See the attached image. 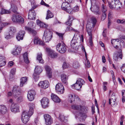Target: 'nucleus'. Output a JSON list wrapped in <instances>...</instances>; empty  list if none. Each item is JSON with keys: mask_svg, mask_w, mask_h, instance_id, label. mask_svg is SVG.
I'll list each match as a JSON object with an SVG mask.
<instances>
[{"mask_svg": "<svg viewBox=\"0 0 125 125\" xmlns=\"http://www.w3.org/2000/svg\"><path fill=\"white\" fill-rule=\"evenodd\" d=\"M30 109L28 112L27 111H23L22 113L21 119L22 122L24 124H26L29 120V119L33 113V109L35 105L33 103L29 104Z\"/></svg>", "mask_w": 125, "mask_h": 125, "instance_id": "1", "label": "nucleus"}, {"mask_svg": "<svg viewBox=\"0 0 125 125\" xmlns=\"http://www.w3.org/2000/svg\"><path fill=\"white\" fill-rule=\"evenodd\" d=\"M72 107L73 109L75 110L80 109L81 111L79 114V116L85 118L86 117V114L84 113V112H85L87 110V108L86 107L84 106L74 104L72 106Z\"/></svg>", "mask_w": 125, "mask_h": 125, "instance_id": "2", "label": "nucleus"}, {"mask_svg": "<svg viewBox=\"0 0 125 125\" xmlns=\"http://www.w3.org/2000/svg\"><path fill=\"white\" fill-rule=\"evenodd\" d=\"M57 50L60 53H65L67 50L65 45L64 43H58L56 47Z\"/></svg>", "mask_w": 125, "mask_h": 125, "instance_id": "3", "label": "nucleus"}, {"mask_svg": "<svg viewBox=\"0 0 125 125\" xmlns=\"http://www.w3.org/2000/svg\"><path fill=\"white\" fill-rule=\"evenodd\" d=\"M61 8L63 10L69 13H73L72 9L70 5L66 2H63L62 4Z\"/></svg>", "mask_w": 125, "mask_h": 125, "instance_id": "4", "label": "nucleus"}, {"mask_svg": "<svg viewBox=\"0 0 125 125\" xmlns=\"http://www.w3.org/2000/svg\"><path fill=\"white\" fill-rule=\"evenodd\" d=\"M12 19L13 22L22 23L24 22L23 19L20 15L13 14L12 16Z\"/></svg>", "mask_w": 125, "mask_h": 125, "instance_id": "5", "label": "nucleus"}, {"mask_svg": "<svg viewBox=\"0 0 125 125\" xmlns=\"http://www.w3.org/2000/svg\"><path fill=\"white\" fill-rule=\"evenodd\" d=\"M12 91L13 96L15 98L17 97L21 93L20 87L17 85L13 87Z\"/></svg>", "mask_w": 125, "mask_h": 125, "instance_id": "6", "label": "nucleus"}, {"mask_svg": "<svg viewBox=\"0 0 125 125\" xmlns=\"http://www.w3.org/2000/svg\"><path fill=\"white\" fill-rule=\"evenodd\" d=\"M55 89L57 92L59 94H63L64 91V86L61 83H58L56 85Z\"/></svg>", "mask_w": 125, "mask_h": 125, "instance_id": "7", "label": "nucleus"}, {"mask_svg": "<svg viewBox=\"0 0 125 125\" xmlns=\"http://www.w3.org/2000/svg\"><path fill=\"white\" fill-rule=\"evenodd\" d=\"M46 50L48 53L49 55L52 58H55L58 57V54L54 50H52L48 48H46Z\"/></svg>", "mask_w": 125, "mask_h": 125, "instance_id": "8", "label": "nucleus"}, {"mask_svg": "<svg viewBox=\"0 0 125 125\" xmlns=\"http://www.w3.org/2000/svg\"><path fill=\"white\" fill-rule=\"evenodd\" d=\"M35 94V92L34 90H31L29 91L27 95V97L29 100L30 101L33 100Z\"/></svg>", "mask_w": 125, "mask_h": 125, "instance_id": "9", "label": "nucleus"}, {"mask_svg": "<svg viewBox=\"0 0 125 125\" xmlns=\"http://www.w3.org/2000/svg\"><path fill=\"white\" fill-rule=\"evenodd\" d=\"M46 124L47 125H50L52 123V119L50 116L46 114L44 115Z\"/></svg>", "mask_w": 125, "mask_h": 125, "instance_id": "10", "label": "nucleus"}, {"mask_svg": "<svg viewBox=\"0 0 125 125\" xmlns=\"http://www.w3.org/2000/svg\"><path fill=\"white\" fill-rule=\"evenodd\" d=\"M49 102L48 99L46 97H43L41 101V103L42 107L45 108L48 106Z\"/></svg>", "mask_w": 125, "mask_h": 125, "instance_id": "11", "label": "nucleus"}, {"mask_svg": "<svg viewBox=\"0 0 125 125\" xmlns=\"http://www.w3.org/2000/svg\"><path fill=\"white\" fill-rule=\"evenodd\" d=\"M91 10L96 15H99L100 14V12L99 10V7L96 5L94 6L92 5L90 8Z\"/></svg>", "mask_w": 125, "mask_h": 125, "instance_id": "12", "label": "nucleus"}, {"mask_svg": "<svg viewBox=\"0 0 125 125\" xmlns=\"http://www.w3.org/2000/svg\"><path fill=\"white\" fill-rule=\"evenodd\" d=\"M38 85L40 87L44 89L47 88L49 86V82L47 81L40 82Z\"/></svg>", "mask_w": 125, "mask_h": 125, "instance_id": "13", "label": "nucleus"}, {"mask_svg": "<svg viewBox=\"0 0 125 125\" xmlns=\"http://www.w3.org/2000/svg\"><path fill=\"white\" fill-rule=\"evenodd\" d=\"M78 45L77 41L73 39L71 41V46L72 48L77 50L78 49Z\"/></svg>", "mask_w": 125, "mask_h": 125, "instance_id": "14", "label": "nucleus"}, {"mask_svg": "<svg viewBox=\"0 0 125 125\" xmlns=\"http://www.w3.org/2000/svg\"><path fill=\"white\" fill-rule=\"evenodd\" d=\"M25 33V32L24 31H20L16 37L18 41L20 40H22L23 38V36Z\"/></svg>", "mask_w": 125, "mask_h": 125, "instance_id": "15", "label": "nucleus"}, {"mask_svg": "<svg viewBox=\"0 0 125 125\" xmlns=\"http://www.w3.org/2000/svg\"><path fill=\"white\" fill-rule=\"evenodd\" d=\"M7 109L5 105H0V114L4 115L7 112Z\"/></svg>", "mask_w": 125, "mask_h": 125, "instance_id": "16", "label": "nucleus"}, {"mask_svg": "<svg viewBox=\"0 0 125 125\" xmlns=\"http://www.w3.org/2000/svg\"><path fill=\"white\" fill-rule=\"evenodd\" d=\"M36 23L37 25L42 28L46 29L48 26V25L42 22L39 20H37Z\"/></svg>", "mask_w": 125, "mask_h": 125, "instance_id": "17", "label": "nucleus"}, {"mask_svg": "<svg viewBox=\"0 0 125 125\" xmlns=\"http://www.w3.org/2000/svg\"><path fill=\"white\" fill-rule=\"evenodd\" d=\"M51 96L52 99L55 102L57 103L60 102L61 100L60 98L56 94H52Z\"/></svg>", "mask_w": 125, "mask_h": 125, "instance_id": "18", "label": "nucleus"}, {"mask_svg": "<svg viewBox=\"0 0 125 125\" xmlns=\"http://www.w3.org/2000/svg\"><path fill=\"white\" fill-rule=\"evenodd\" d=\"M34 43L35 44H38L40 45H43L44 43L43 42L37 37H35L34 39Z\"/></svg>", "mask_w": 125, "mask_h": 125, "instance_id": "19", "label": "nucleus"}, {"mask_svg": "<svg viewBox=\"0 0 125 125\" xmlns=\"http://www.w3.org/2000/svg\"><path fill=\"white\" fill-rule=\"evenodd\" d=\"M35 14L34 10L31 11L30 10L28 14V19L31 20L35 19Z\"/></svg>", "mask_w": 125, "mask_h": 125, "instance_id": "20", "label": "nucleus"}, {"mask_svg": "<svg viewBox=\"0 0 125 125\" xmlns=\"http://www.w3.org/2000/svg\"><path fill=\"white\" fill-rule=\"evenodd\" d=\"M18 108V104L16 103H13L11 105V109L12 112H17Z\"/></svg>", "mask_w": 125, "mask_h": 125, "instance_id": "21", "label": "nucleus"}, {"mask_svg": "<svg viewBox=\"0 0 125 125\" xmlns=\"http://www.w3.org/2000/svg\"><path fill=\"white\" fill-rule=\"evenodd\" d=\"M25 28L26 30L28 31L29 33L32 34L33 36L35 35L37 33L36 31L33 30L30 27L25 26Z\"/></svg>", "mask_w": 125, "mask_h": 125, "instance_id": "22", "label": "nucleus"}, {"mask_svg": "<svg viewBox=\"0 0 125 125\" xmlns=\"http://www.w3.org/2000/svg\"><path fill=\"white\" fill-rule=\"evenodd\" d=\"M122 50H120V52H118L117 54L116 53H115L113 56V59L115 61H117L118 59V57L120 58L121 59H122Z\"/></svg>", "mask_w": 125, "mask_h": 125, "instance_id": "23", "label": "nucleus"}, {"mask_svg": "<svg viewBox=\"0 0 125 125\" xmlns=\"http://www.w3.org/2000/svg\"><path fill=\"white\" fill-rule=\"evenodd\" d=\"M45 68L47 72V75L49 78L52 77V72L51 69L49 66H46L45 67Z\"/></svg>", "mask_w": 125, "mask_h": 125, "instance_id": "24", "label": "nucleus"}, {"mask_svg": "<svg viewBox=\"0 0 125 125\" xmlns=\"http://www.w3.org/2000/svg\"><path fill=\"white\" fill-rule=\"evenodd\" d=\"M52 32L49 29H46L45 31L43 36L47 37L52 36Z\"/></svg>", "mask_w": 125, "mask_h": 125, "instance_id": "25", "label": "nucleus"}, {"mask_svg": "<svg viewBox=\"0 0 125 125\" xmlns=\"http://www.w3.org/2000/svg\"><path fill=\"white\" fill-rule=\"evenodd\" d=\"M6 63L5 57L3 56H0V67L5 65Z\"/></svg>", "mask_w": 125, "mask_h": 125, "instance_id": "26", "label": "nucleus"}, {"mask_svg": "<svg viewBox=\"0 0 125 125\" xmlns=\"http://www.w3.org/2000/svg\"><path fill=\"white\" fill-rule=\"evenodd\" d=\"M76 95L73 94H70L69 97V100L70 102L72 103L74 101L75 99Z\"/></svg>", "mask_w": 125, "mask_h": 125, "instance_id": "27", "label": "nucleus"}, {"mask_svg": "<svg viewBox=\"0 0 125 125\" xmlns=\"http://www.w3.org/2000/svg\"><path fill=\"white\" fill-rule=\"evenodd\" d=\"M37 60L39 61L40 63H44V61L42 58V54L41 53H39L37 54Z\"/></svg>", "mask_w": 125, "mask_h": 125, "instance_id": "28", "label": "nucleus"}, {"mask_svg": "<svg viewBox=\"0 0 125 125\" xmlns=\"http://www.w3.org/2000/svg\"><path fill=\"white\" fill-rule=\"evenodd\" d=\"M21 48L20 47H18L16 50L12 52V53L15 55H17L21 51Z\"/></svg>", "mask_w": 125, "mask_h": 125, "instance_id": "29", "label": "nucleus"}, {"mask_svg": "<svg viewBox=\"0 0 125 125\" xmlns=\"http://www.w3.org/2000/svg\"><path fill=\"white\" fill-rule=\"evenodd\" d=\"M61 79L62 82L66 84L68 77L66 75L64 74H62L61 75Z\"/></svg>", "mask_w": 125, "mask_h": 125, "instance_id": "30", "label": "nucleus"}, {"mask_svg": "<svg viewBox=\"0 0 125 125\" xmlns=\"http://www.w3.org/2000/svg\"><path fill=\"white\" fill-rule=\"evenodd\" d=\"M115 1L116 0H113L111 2H109V6L111 9H115Z\"/></svg>", "mask_w": 125, "mask_h": 125, "instance_id": "31", "label": "nucleus"}, {"mask_svg": "<svg viewBox=\"0 0 125 125\" xmlns=\"http://www.w3.org/2000/svg\"><path fill=\"white\" fill-rule=\"evenodd\" d=\"M115 9H120V8L122 6V4L121 3H120L118 0H116V1H115Z\"/></svg>", "mask_w": 125, "mask_h": 125, "instance_id": "32", "label": "nucleus"}, {"mask_svg": "<svg viewBox=\"0 0 125 125\" xmlns=\"http://www.w3.org/2000/svg\"><path fill=\"white\" fill-rule=\"evenodd\" d=\"M27 80V78L26 77H22L21 78L20 86L22 87L24 84L26 83Z\"/></svg>", "mask_w": 125, "mask_h": 125, "instance_id": "33", "label": "nucleus"}, {"mask_svg": "<svg viewBox=\"0 0 125 125\" xmlns=\"http://www.w3.org/2000/svg\"><path fill=\"white\" fill-rule=\"evenodd\" d=\"M58 118L61 122H64L65 123L67 122V120L65 119L64 116L62 114H59Z\"/></svg>", "mask_w": 125, "mask_h": 125, "instance_id": "34", "label": "nucleus"}, {"mask_svg": "<svg viewBox=\"0 0 125 125\" xmlns=\"http://www.w3.org/2000/svg\"><path fill=\"white\" fill-rule=\"evenodd\" d=\"M42 71L41 68L40 66H37L35 69L34 72L38 74H40Z\"/></svg>", "mask_w": 125, "mask_h": 125, "instance_id": "35", "label": "nucleus"}, {"mask_svg": "<svg viewBox=\"0 0 125 125\" xmlns=\"http://www.w3.org/2000/svg\"><path fill=\"white\" fill-rule=\"evenodd\" d=\"M72 86L73 88H74L77 90H79L80 89L82 86L76 82L75 84Z\"/></svg>", "mask_w": 125, "mask_h": 125, "instance_id": "36", "label": "nucleus"}, {"mask_svg": "<svg viewBox=\"0 0 125 125\" xmlns=\"http://www.w3.org/2000/svg\"><path fill=\"white\" fill-rule=\"evenodd\" d=\"M23 58L24 62L26 63H28L29 62L28 57V53L26 52L23 55Z\"/></svg>", "mask_w": 125, "mask_h": 125, "instance_id": "37", "label": "nucleus"}, {"mask_svg": "<svg viewBox=\"0 0 125 125\" xmlns=\"http://www.w3.org/2000/svg\"><path fill=\"white\" fill-rule=\"evenodd\" d=\"M53 17V14L49 10H48L47 11V14L46 19H48L49 18H52Z\"/></svg>", "mask_w": 125, "mask_h": 125, "instance_id": "38", "label": "nucleus"}, {"mask_svg": "<svg viewBox=\"0 0 125 125\" xmlns=\"http://www.w3.org/2000/svg\"><path fill=\"white\" fill-rule=\"evenodd\" d=\"M12 11L15 13H17V8L16 6L13 4L11 5V7L10 8Z\"/></svg>", "mask_w": 125, "mask_h": 125, "instance_id": "39", "label": "nucleus"}, {"mask_svg": "<svg viewBox=\"0 0 125 125\" xmlns=\"http://www.w3.org/2000/svg\"><path fill=\"white\" fill-rule=\"evenodd\" d=\"M39 74L34 72L33 75V77L34 80L36 81L38 80L39 78Z\"/></svg>", "mask_w": 125, "mask_h": 125, "instance_id": "40", "label": "nucleus"}, {"mask_svg": "<svg viewBox=\"0 0 125 125\" xmlns=\"http://www.w3.org/2000/svg\"><path fill=\"white\" fill-rule=\"evenodd\" d=\"M52 36L47 37L46 35L45 37L43 36V41H44L46 42H47L50 41Z\"/></svg>", "mask_w": 125, "mask_h": 125, "instance_id": "41", "label": "nucleus"}, {"mask_svg": "<svg viewBox=\"0 0 125 125\" xmlns=\"http://www.w3.org/2000/svg\"><path fill=\"white\" fill-rule=\"evenodd\" d=\"M52 36L47 37L46 35L45 37L43 36V41H44L46 42H47L50 41Z\"/></svg>", "mask_w": 125, "mask_h": 125, "instance_id": "42", "label": "nucleus"}, {"mask_svg": "<svg viewBox=\"0 0 125 125\" xmlns=\"http://www.w3.org/2000/svg\"><path fill=\"white\" fill-rule=\"evenodd\" d=\"M10 12L9 10H7L3 9H2L0 13L2 14H9Z\"/></svg>", "mask_w": 125, "mask_h": 125, "instance_id": "43", "label": "nucleus"}, {"mask_svg": "<svg viewBox=\"0 0 125 125\" xmlns=\"http://www.w3.org/2000/svg\"><path fill=\"white\" fill-rule=\"evenodd\" d=\"M73 19L69 17L68 21L65 22L66 25H68L69 26H71L72 25V21Z\"/></svg>", "mask_w": 125, "mask_h": 125, "instance_id": "44", "label": "nucleus"}, {"mask_svg": "<svg viewBox=\"0 0 125 125\" xmlns=\"http://www.w3.org/2000/svg\"><path fill=\"white\" fill-rule=\"evenodd\" d=\"M116 100H113L112 99H109V103L111 104V106H114L115 104V102Z\"/></svg>", "mask_w": 125, "mask_h": 125, "instance_id": "45", "label": "nucleus"}, {"mask_svg": "<svg viewBox=\"0 0 125 125\" xmlns=\"http://www.w3.org/2000/svg\"><path fill=\"white\" fill-rule=\"evenodd\" d=\"M16 31V30L15 28L14 27H10V31L9 32L10 33L11 35H12Z\"/></svg>", "mask_w": 125, "mask_h": 125, "instance_id": "46", "label": "nucleus"}, {"mask_svg": "<svg viewBox=\"0 0 125 125\" xmlns=\"http://www.w3.org/2000/svg\"><path fill=\"white\" fill-rule=\"evenodd\" d=\"M101 10L103 13H106V12L107 10V8L105 5L103 4L101 6Z\"/></svg>", "mask_w": 125, "mask_h": 125, "instance_id": "47", "label": "nucleus"}, {"mask_svg": "<svg viewBox=\"0 0 125 125\" xmlns=\"http://www.w3.org/2000/svg\"><path fill=\"white\" fill-rule=\"evenodd\" d=\"M95 26L92 23L88 22L86 25V28H93Z\"/></svg>", "mask_w": 125, "mask_h": 125, "instance_id": "48", "label": "nucleus"}, {"mask_svg": "<svg viewBox=\"0 0 125 125\" xmlns=\"http://www.w3.org/2000/svg\"><path fill=\"white\" fill-rule=\"evenodd\" d=\"M76 82L79 84L80 85H81V86H82L83 84L84 83V81L81 78H79L77 80Z\"/></svg>", "mask_w": 125, "mask_h": 125, "instance_id": "49", "label": "nucleus"}, {"mask_svg": "<svg viewBox=\"0 0 125 125\" xmlns=\"http://www.w3.org/2000/svg\"><path fill=\"white\" fill-rule=\"evenodd\" d=\"M80 65L78 62H74L73 63V67L75 68H77Z\"/></svg>", "mask_w": 125, "mask_h": 125, "instance_id": "50", "label": "nucleus"}, {"mask_svg": "<svg viewBox=\"0 0 125 125\" xmlns=\"http://www.w3.org/2000/svg\"><path fill=\"white\" fill-rule=\"evenodd\" d=\"M72 9L73 12H77L79 10V8L78 6L76 5L73 7Z\"/></svg>", "mask_w": 125, "mask_h": 125, "instance_id": "51", "label": "nucleus"}, {"mask_svg": "<svg viewBox=\"0 0 125 125\" xmlns=\"http://www.w3.org/2000/svg\"><path fill=\"white\" fill-rule=\"evenodd\" d=\"M87 31L89 35L90 36H92V28H86Z\"/></svg>", "mask_w": 125, "mask_h": 125, "instance_id": "52", "label": "nucleus"}, {"mask_svg": "<svg viewBox=\"0 0 125 125\" xmlns=\"http://www.w3.org/2000/svg\"><path fill=\"white\" fill-rule=\"evenodd\" d=\"M117 22L118 23H120L123 24H125V19L122 20L118 19L117 20Z\"/></svg>", "mask_w": 125, "mask_h": 125, "instance_id": "53", "label": "nucleus"}, {"mask_svg": "<svg viewBox=\"0 0 125 125\" xmlns=\"http://www.w3.org/2000/svg\"><path fill=\"white\" fill-rule=\"evenodd\" d=\"M107 82H103V89L104 91H106L107 90L106 86L107 84Z\"/></svg>", "mask_w": 125, "mask_h": 125, "instance_id": "54", "label": "nucleus"}, {"mask_svg": "<svg viewBox=\"0 0 125 125\" xmlns=\"http://www.w3.org/2000/svg\"><path fill=\"white\" fill-rule=\"evenodd\" d=\"M91 20L92 21V22L91 23H92L95 26L96 22V19L95 17H93L91 18Z\"/></svg>", "mask_w": 125, "mask_h": 125, "instance_id": "55", "label": "nucleus"}, {"mask_svg": "<svg viewBox=\"0 0 125 125\" xmlns=\"http://www.w3.org/2000/svg\"><path fill=\"white\" fill-rule=\"evenodd\" d=\"M69 66V64L68 63H66V62H64L63 64L62 67L63 68H67Z\"/></svg>", "mask_w": 125, "mask_h": 125, "instance_id": "56", "label": "nucleus"}, {"mask_svg": "<svg viewBox=\"0 0 125 125\" xmlns=\"http://www.w3.org/2000/svg\"><path fill=\"white\" fill-rule=\"evenodd\" d=\"M89 42L90 45L92 46L93 45V42L92 41V37L90 36L89 39Z\"/></svg>", "mask_w": 125, "mask_h": 125, "instance_id": "57", "label": "nucleus"}, {"mask_svg": "<svg viewBox=\"0 0 125 125\" xmlns=\"http://www.w3.org/2000/svg\"><path fill=\"white\" fill-rule=\"evenodd\" d=\"M119 41V39H113L111 41V43L113 45H114V44H113L114 43H115L116 42H118Z\"/></svg>", "mask_w": 125, "mask_h": 125, "instance_id": "58", "label": "nucleus"}, {"mask_svg": "<svg viewBox=\"0 0 125 125\" xmlns=\"http://www.w3.org/2000/svg\"><path fill=\"white\" fill-rule=\"evenodd\" d=\"M12 35H11V34L10 32L6 33L5 34V38L8 39H10L11 38V36Z\"/></svg>", "mask_w": 125, "mask_h": 125, "instance_id": "59", "label": "nucleus"}, {"mask_svg": "<svg viewBox=\"0 0 125 125\" xmlns=\"http://www.w3.org/2000/svg\"><path fill=\"white\" fill-rule=\"evenodd\" d=\"M23 99L22 97L20 96L18 97L17 99V101L18 102H20L23 101Z\"/></svg>", "mask_w": 125, "mask_h": 125, "instance_id": "60", "label": "nucleus"}, {"mask_svg": "<svg viewBox=\"0 0 125 125\" xmlns=\"http://www.w3.org/2000/svg\"><path fill=\"white\" fill-rule=\"evenodd\" d=\"M106 13H103L102 15V19L103 20H104L106 18Z\"/></svg>", "mask_w": 125, "mask_h": 125, "instance_id": "61", "label": "nucleus"}, {"mask_svg": "<svg viewBox=\"0 0 125 125\" xmlns=\"http://www.w3.org/2000/svg\"><path fill=\"white\" fill-rule=\"evenodd\" d=\"M56 33L61 39L62 40L63 39V34L60 33L58 32H56Z\"/></svg>", "mask_w": 125, "mask_h": 125, "instance_id": "62", "label": "nucleus"}, {"mask_svg": "<svg viewBox=\"0 0 125 125\" xmlns=\"http://www.w3.org/2000/svg\"><path fill=\"white\" fill-rule=\"evenodd\" d=\"M70 26H69V27H67L66 30L67 31H70L73 30V31H76L74 29Z\"/></svg>", "mask_w": 125, "mask_h": 125, "instance_id": "63", "label": "nucleus"}, {"mask_svg": "<svg viewBox=\"0 0 125 125\" xmlns=\"http://www.w3.org/2000/svg\"><path fill=\"white\" fill-rule=\"evenodd\" d=\"M121 69L122 71L124 73H125V64H123Z\"/></svg>", "mask_w": 125, "mask_h": 125, "instance_id": "64", "label": "nucleus"}]
</instances>
